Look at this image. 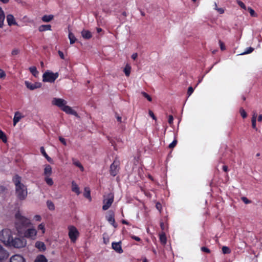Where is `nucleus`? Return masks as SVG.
Listing matches in <instances>:
<instances>
[{"label": "nucleus", "instance_id": "obj_13", "mask_svg": "<svg viewBox=\"0 0 262 262\" xmlns=\"http://www.w3.org/2000/svg\"><path fill=\"white\" fill-rule=\"evenodd\" d=\"M112 248L117 253H122L123 250L121 246V242L112 243Z\"/></svg>", "mask_w": 262, "mask_h": 262}, {"label": "nucleus", "instance_id": "obj_43", "mask_svg": "<svg viewBox=\"0 0 262 262\" xmlns=\"http://www.w3.org/2000/svg\"><path fill=\"white\" fill-rule=\"evenodd\" d=\"M219 45H220L221 49L223 51V50H225L226 49V47H225V45L224 44V43L221 40H219Z\"/></svg>", "mask_w": 262, "mask_h": 262}, {"label": "nucleus", "instance_id": "obj_29", "mask_svg": "<svg viewBox=\"0 0 262 262\" xmlns=\"http://www.w3.org/2000/svg\"><path fill=\"white\" fill-rule=\"evenodd\" d=\"M131 67L129 64H126L124 69V72L126 76H129L130 73Z\"/></svg>", "mask_w": 262, "mask_h": 262}, {"label": "nucleus", "instance_id": "obj_38", "mask_svg": "<svg viewBox=\"0 0 262 262\" xmlns=\"http://www.w3.org/2000/svg\"><path fill=\"white\" fill-rule=\"evenodd\" d=\"M240 113L243 118H245L247 117V113L243 108H241Z\"/></svg>", "mask_w": 262, "mask_h": 262}, {"label": "nucleus", "instance_id": "obj_35", "mask_svg": "<svg viewBox=\"0 0 262 262\" xmlns=\"http://www.w3.org/2000/svg\"><path fill=\"white\" fill-rule=\"evenodd\" d=\"M38 229L39 230H41L42 234H44L45 233L46 229H45V225L43 223H41L39 224L38 226Z\"/></svg>", "mask_w": 262, "mask_h": 262}, {"label": "nucleus", "instance_id": "obj_5", "mask_svg": "<svg viewBox=\"0 0 262 262\" xmlns=\"http://www.w3.org/2000/svg\"><path fill=\"white\" fill-rule=\"evenodd\" d=\"M114 202V194L112 193H110L107 195H104V199L103 200V205L102 209L103 210H107L112 205Z\"/></svg>", "mask_w": 262, "mask_h": 262}, {"label": "nucleus", "instance_id": "obj_8", "mask_svg": "<svg viewBox=\"0 0 262 262\" xmlns=\"http://www.w3.org/2000/svg\"><path fill=\"white\" fill-rule=\"evenodd\" d=\"M25 85L30 90L33 91L36 89L40 88L41 86V83L38 82H35L32 83L29 81H26L25 82Z\"/></svg>", "mask_w": 262, "mask_h": 262}, {"label": "nucleus", "instance_id": "obj_54", "mask_svg": "<svg viewBox=\"0 0 262 262\" xmlns=\"http://www.w3.org/2000/svg\"><path fill=\"white\" fill-rule=\"evenodd\" d=\"M58 54H59L60 57L61 59H64V54H63V52H61V51H58Z\"/></svg>", "mask_w": 262, "mask_h": 262}, {"label": "nucleus", "instance_id": "obj_27", "mask_svg": "<svg viewBox=\"0 0 262 262\" xmlns=\"http://www.w3.org/2000/svg\"><path fill=\"white\" fill-rule=\"evenodd\" d=\"M51 30V26L50 25H41L39 28V31H44L46 30Z\"/></svg>", "mask_w": 262, "mask_h": 262}, {"label": "nucleus", "instance_id": "obj_20", "mask_svg": "<svg viewBox=\"0 0 262 262\" xmlns=\"http://www.w3.org/2000/svg\"><path fill=\"white\" fill-rule=\"evenodd\" d=\"M68 38L70 40V44L71 45L75 43L77 40L74 34L70 30H69Z\"/></svg>", "mask_w": 262, "mask_h": 262}, {"label": "nucleus", "instance_id": "obj_31", "mask_svg": "<svg viewBox=\"0 0 262 262\" xmlns=\"http://www.w3.org/2000/svg\"><path fill=\"white\" fill-rule=\"evenodd\" d=\"M160 240L161 243L163 245H165L166 243L167 239L165 233H162L160 234Z\"/></svg>", "mask_w": 262, "mask_h": 262}, {"label": "nucleus", "instance_id": "obj_60", "mask_svg": "<svg viewBox=\"0 0 262 262\" xmlns=\"http://www.w3.org/2000/svg\"><path fill=\"white\" fill-rule=\"evenodd\" d=\"M216 9L220 14H222L224 12V10L222 8H216Z\"/></svg>", "mask_w": 262, "mask_h": 262}, {"label": "nucleus", "instance_id": "obj_52", "mask_svg": "<svg viewBox=\"0 0 262 262\" xmlns=\"http://www.w3.org/2000/svg\"><path fill=\"white\" fill-rule=\"evenodd\" d=\"M5 76H6V74L5 73V72L3 70L0 69V78H3L5 77Z\"/></svg>", "mask_w": 262, "mask_h": 262}, {"label": "nucleus", "instance_id": "obj_2", "mask_svg": "<svg viewBox=\"0 0 262 262\" xmlns=\"http://www.w3.org/2000/svg\"><path fill=\"white\" fill-rule=\"evenodd\" d=\"M16 237L12 236V233L9 229H4L0 232V241L10 247L15 248Z\"/></svg>", "mask_w": 262, "mask_h": 262}, {"label": "nucleus", "instance_id": "obj_56", "mask_svg": "<svg viewBox=\"0 0 262 262\" xmlns=\"http://www.w3.org/2000/svg\"><path fill=\"white\" fill-rule=\"evenodd\" d=\"M131 237L132 238L137 241H141V239L140 237H138V236H135V235H132L131 236Z\"/></svg>", "mask_w": 262, "mask_h": 262}, {"label": "nucleus", "instance_id": "obj_39", "mask_svg": "<svg viewBox=\"0 0 262 262\" xmlns=\"http://www.w3.org/2000/svg\"><path fill=\"white\" fill-rule=\"evenodd\" d=\"M177 140H174L169 145V147L170 148H173L174 147H175V146L177 144Z\"/></svg>", "mask_w": 262, "mask_h": 262}, {"label": "nucleus", "instance_id": "obj_42", "mask_svg": "<svg viewBox=\"0 0 262 262\" xmlns=\"http://www.w3.org/2000/svg\"><path fill=\"white\" fill-rule=\"evenodd\" d=\"M17 262H26V260L23 256L17 254Z\"/></svg>", "mask_w": 262, "mask_h": 262}, {"label": "nucleus", "instance_id": "obj_23", "mask_svg": "<svg viewBox=\"0 0 262 262\" xmlns=\"http://www.w3.org/2000/svg\"><path fill=\"white\" fill-rule=\"evenodd\" d=\"M256 117H257V114L255 112H254L252 115V126L253 128H254L255 130H257V128L256 126Z\"/></svg>", "mask_w": 262, "mask_h": 262}, {"label": "nucleus", "instance_id": "obj_32", "mask_svg": "<svg viewBox=\"0 0 262 262\" xmlns=\"http://www.w3.org/2000/svg\"><path fill=\"white\" fill-rule=\"evenodd\" d=\"M47 205L48 208L50 210H54L55 209V206L54 203L50 200H48L47 201Z\"/></svg>", "mask_w": 262, "mask_h": 262}, {"label": "nucleus", "instance_id": "obj_4", "mask_svg": "<svg viewBox=\"0 0 262 262\" xmlns=\"http://www.w3.org/2000/svg\"><path fill=\"white\" fill-rule=\"evenodd\" d=\"M59 76L58 73H53L48 70L45 72L42 75V81L46 82L52 83L58 78Z\"/></svg>", "mask_w": 262, "mask_h": 262}, {"label": "nucleus", "instance_id": "obj_59", "mask_svg": "<svg viewBox=\"0 0 262 262\" xmlns=\"http://www.w3.org/2000/svg\"><path fill=\"white\" fill-rule=\"evenodd\" d=\"M23 117L24 116L23 115H21L20 113L17 112V122H18L19 120Z\"/></svg>", "mask_w": 262, "mask_h": 262}, {"label": "nucleus", "instance_id": "obj_18", "mask_svg": "<svg viewBox=\"0 0 262 262\" xmlns=\"http://www.w3.org/2000/svg\"><path fill=\"white\" fill-rule=\"evenodd\" d=\"M35 247L40 251H45L46 250V246L45 244L40 241H37L35 243Z\"/></svg>", "mask_w": 262, "mask_h": 262}, {"label": "nucleus", "instance_id": "obj_37", "mask_svg": "<svg viewBox=\"0 0 262 262\" xmlns=\"http://www.w3.org/2000/svg\"><path fill=\"white\" fill-rule=\"evenodd\" d=\"M141 94L145 98H146L149 101H152L151 97L146 93L144 92H142Z\"/></svg>", "mask_w": 262, "mask_h": 262}, {"label": "nucleus", "instance_id": "obj_47", "mask_svg": "<svg viewBox=\"0 0 262 262\" xmlns=\"http://www.w3.org/2000/svg\"><path fill=\"white\" fill-rule=\"evenodd\" d=\"M59 140L61 142V143H62L64 145H67L66 141L63 138L60 137L59 138Z\"/></svg>", "mask_w": 262, "mask_h": 262}, {"label": "nucleus", "instance_id": "obj_6", "mask_svg": "<svg viewBox=\"0 0 262 262\" xmlns=\"http://www.w3.org/2000/svg\"><path fill=\"white\" fill-rule=\"evenodd\" d=\"M69 233L68 235L71 242L75 243L79 236V233L77 228L73 226H69L68 227Z\"/></svg>", "mask_w": 262, "mask_h": 262}, {"label": "nucleus", "instance_id": "obj_45", "mask_svg": "<svg viewBox=\"0 0 262 262\" xmlns=\"http://www.w3.org/2000/svg\"><path fill=\"white\" fill-rule=\"evenodd\" d=\"M148 114H149V115L154 119V120H156V117H155L154 113L151 111V110H149L148 111Z\"/></svg>", "mask_w": 262, "mask_h": 262}, {"label": "nucleus", "instance_id": "obj_64", "mask_svg": "<svg viewBox=\"0 0 262 262\" xmlns=\"http://www.w3.org/2000/svg\"><path fill=\"white\" fill-rule=\"evenodd\" d=\"M122 223L123 224L129 225V223L127 221H125V220H122Z\"/></svg>", "mask_w": 262, "mask_h": 262}, {"label": "nucleus", "instance_id": "obj_19", "mask_svg": "<svg viewBox=\"0 0 262 262\" xmlns=\"http://www.w3.org/2000/svg\"><path fill=\"white\" fill-rule=\"evenodd\" d=\"M73 164L75 165L76 166L78 167L81 171H84V167L81 165V164L80 163V162L75 158H72V159Z\"/></svg>", "mask_w": 262, "mask_h": 262}, {"label": "nucleus", "instance_id": "obj_46", "mask_svg": "<svg viewBox=\"0 0 262 262\" xmlns=\"http://www.w3.org/2000/svg\"><path fill=\"white\" fill-rule=\"evenodd\" d=\"M242 200L246 204H249L250 203V201H249L247 198L246 197H242Z\"/></svg>", "mask_w": 262, "mask_h": 262}, {"label": "nucleus", "instance_id": "obj_7", "mask_svg": "<svg viewBox=\"0 0 262 262\" xmlns=\"http://www.w3.org/2000/svg\"><path fill=\"white\" fill-rule=\"evenodd\" d=\"M52 104L59 107L61 110L67 104V102L61 98H54L52 100Z\"/></svg>", "mask_w": 262, "mask_h": 262}, {"label": "nucleus", "instance_id": "obj_26", "mask_svg": "<svg viewBox=\"0 0 262 262\" xmlns=\"http://www.w3.org/2000/svg\"><path fill=\"white\" fill-rule=\"evenodd\" d=\"M29 70L32 74L35 77H37L38 75V71L35 67L32 66L29 68Z\"/></svg>", "mask_w": 262, "mask_h": 262}, {"label": "nucleus", "instance_id": "obj_22", "mask_svg": "<svg viewBox=\"0 0 262 262\" xmlns=\"http://www.w3.org/2000/svg\"><path fill=\"white\" fill-rule=\"evenodd\" d=\"M34 262H48V260L43 255H39L36 257Z\"/></svg>", "mask_w": 262, "mask_h": 262}, {"label": "nucleus", "instance_id": "obj_15", "mask_svg": "<svg viewBox=\"0 0 262 262\" xmlns=\"http://www.w3.org/2000/svg\"><path fill=\"white\" fill-rule=\"evenodd\" d=\"M9 256V253L0 245V260L7 258Z\"/></svg>", "mask_w": 262, "mask_h": 262}, {"label": "nucleus", "instance_id": "obj_40", "mask_svg": "<svg viewBox=\"0 0 262 262\" xmlns=\"http://www.w3.org/2000/svg\"><path fill=\"white\" fill-rule=\"evenodd\" d=\"M237 3L238 5L242 8H243L244 9H246V7L245 5L242 2L240 1H237Z\"/></svg>", "mask_w": 262, "mask_h": 262}, {"label": "nucleus", "instance_id": "obj_34", "mask_svg": "<svg viewBox=\"0 0 262 262\" xmlns=\"http://www.w3.org/2000/svg\"><path fill=\"white\" fill-rule=\"evenodd\" d=\"M0 139H1L4 143H6L7 142V137L6 136V135L1 130H0Z\"/></svg>", "mask_w": 262, "mask_h": 262}, {"label": "nucleus", "instance_id": "obj_49", "mask_svg": "<svg viewBox=\"0 0 262 262\" xmlns=\"http://www.w3.org/2000/svg\"><path fill=\"white\" fill-rule=\"evenodd\" d=\"M41 219V217L40 215H35L34 216V220L36 221H40Z\"/></svg>", "mask_w": 262, "mask_h": 262}, {"label": "nucleus", "instance_id": "obj_17", "mask_svg": "<svg viewBox=\"0 0 262 262\" xmlns=\"http://www.w3.org/2000/svg\"><path fill=\"white\" fill-rule=\"evenodd\" d=\"M81 35L84 39H90L92 37V34L90 31L86 30H83L81 31Z\"/></svg>", "mask_w": 262, "mask_h": 262}, {"label": "nucleus", "instance_id": "obj_24", "mask_svg": "<svg viewBox=\"0 0 262 262\" xmlns=\"http://www.w3.org/2000/svg\"><path fill=\"white\" fill-rule=\"evenodd\" d=\"M5 17L4 12L0 7V28H2L3 26Z\"/></svg>", "mask_w": 262, "mask_h": 262}, {"label": "nucleus", "instance_id": "obj_41", "mask_svg": "<svg viewBox=\"0 0 262 262\" xmlns=\"http://www.w3.org/2000/svg\"><path fill=\"white\" fill-rule=\"evenodd\" d=\"M248 10L249 11L251 16H255V11L251 8H250V7L248 8Z\"/></svg>", "mask_w": 262, "mask_h": 262}, {"label": "nucleus", "instance_id": "obj_21", "mask_svg": "<svg viewBox=\"0 0 262 262\" xmlns=\"http://www.w3.org/2000/svg\"><path fill=\"white\" fill-rule=\"evenodd\" d=\"M40 151L42 155L45 157V158L48 160V162L51 163H53V160L47 154L43 147H40Z\"/></svg>", "mask_w": 262, "mask_h": 262}, {"label": "nucleus", "instance_id": "obj_36", "mask_svg": "<svg viewBox=\"0 0 262 262\" xmlns=\"http://www.w3.org/2000/svg\"><path fill=\"white\" fill-rule=\"evenodd\" d=\"M222 252L224 254H229L231 252V250L227 246L222 247Z\"/></svg>", "mask_w": 262, "mask_h": 262}, {"label": "nucleus", "instance_id": "obj_50", "mask_svg": "<svg viewBox=\"0 0 262 262\" xmlns=\"http://www.w3.org/2000/svg\"><path fill=\"white\" fill-rule=\"evenodd\" d=\"M173 118L172 115H169L168 117V123L171 124L173 123Z\"/></svg>", "mask_w": 262, "mask_h": 262}, {"label": "nucleus", "instance_id": "obj_62", "mask_svg": "<svg viewBox=\"0 0 262 262\" xmlns=\"http://www.w3.org/2000/svg\"><path fill=\"white\" fill-rule=\"evenodd\" d=\"M223 169L224 171H228V167L227 166H223Z\"/></svg>", "mask_w": 262, "mask_h": 262}, {"label": "nucleus", "instance_id": "obj_53", "mask_svg": "<svg viewBox=\"0 0 262 262\" xmlns=\"http://www.w3.org/2000/svg\"><path fill=\"white\" fill-rule=\"evenodd\" d=\"M10 262H16V255H13L10 259Z\"/></svg>", "mask_w": 262, "mask_h": 262}, {"label": "nucleus", "instance_id": "obj_33", "mask_svg": "<svg viewBox=\"0 0 262 262\" xmlns=\"http://www.w3.org/2000/svg\"><path fill=\"white\" fill-rule=\"evenodd\" d=\"M253 50H254V49L253 48L249 47V48H247L244 52L238 54V55H244L250 54V53H252L253 51Z\"/></svg>", "mask_w": 262, "mask_h": 262}, {"label": "nucleus", "instance_id": "obj_11", "mask_svg": "<svg viewBox=\"0 0 262 262\" xmlns=\"http://www.w3.org/2000/svg\"><path fill=\"white\" fill-rule=\"evenodd\" d=\"M62 111L68 114L73 115L76 117H78V114L76 111L72 109V108L67 104L62 108Z\"/></svg>", "mask_w": 262, "mask_h": 262}, {"label": "nucleus", "instance_id": "obj_28", "mask_svg": "<svg viewBox=\"0 0 262 262\" xmlns=\"http://www.w3.org/2000/svg\"><path fill=\"white\" fill-rule=\"evenodd\" d=\"M53 15H44L42 17V20L44 22H49L53 18Z\"/></svg>", "mask_w": 262, "mask_h": 262}, {"label": "nucleus", "instance_id": "obj_48", "mask_svg": "<svg viewBox=\"0 0 262 262\" xmlns=\"http://www.w3.org/2000/svg\"><path fill=\"white\" fill-rule=\"evenodd\" d=\"M201 250L202 251H203L204 252H206V253H210V250L205 247H202L201 248Z\"/></svg>", "mask_w": 262, "mask_h": 262}, {"label": "nucleus", "instance_id": "obj_1", "mask_svg": "<svg viewBox=\"0 0 262 262\" xmlns=\"http://www.w3.org/2000/svg\"><path fill=\"white\" fill-rule=\"evenodd\" d=\"M31 222L27 217L24 216L17 210V248L26 246V238L35 240L36 239L37 231L33 227H30Z\"/></svg>", "mask_w": 262, "mask_h": 262}, {"label": "nucleus", "instance_id": "obj_10", "mask_svg": "<svg viewBox=\"0 0 262 262\" xmlns=\"http://www.w3.org/2000/svg\"><path fill=\"white\" fill-rule=\"evenodd\" d=\"M118 163L116 161H114L110 166V173L113 176H115L118 171Z\"/></svg>", "mask_w": 262, "mask_h": 262}, {"label": "nucleus", "instance_id": "obj_63", "mask_svg": "<svg viewBox=\"0 0 262 262\" xmlns=\"http://www.w3.org/2000/svg\"><path fill=\"white\" fill-rule=\"evenodd\" d=\"M103 240H104V243L106 244L107 243H108V242H109L108 238H106L104 237H103Z\"/></svg>", "mask_w": 262, "mask_h": 262}, {"label": "nucleus", "instance_id": "obj_58", "mask_svg": "<svg viewBox=\"0 0 262 262\" xmlns=\"http://www.w3.org/2000/svg\"><path fill=\"white\" fill-rule=\"evenodd\" d=\"M137 57H138V54L137 53H134L132 55V58L134 60H136L137 59Z\"/></svg>", "mask_w": 262, "mask_h": 262}, {"label": "nucleus", "instance_id": "obj_61", "mask_svg": "<svg viewBox=\"0 0 262 262\" xmlns=\"http://www.w3.org/2000/svg\"><path fill=\"white\" fill-rule=\"evenodd\" d=\"M258 121L261 122L262 121V115H259L258 117Z\"/></svg>", "mask_w": 262, "mask_h": 262}, {"label": "nucleus", "instance_id": "obj_55", "mask_svg": "<svg viewBox=\"0 0 262 262\" xmlns=\"http://www.w3.org/2000/svg\"><path fill=\"white\" fill-rule=\"evenodd\" d=\"M156 208L158 210H159L160 211L162 209V206L161 204L159 203H157L156 204Z\"/></svg>", "mask_w": 262, "mask_h": 262}, {"label": "nucleus", "instance_id": "obj_3", "mask_svg": "<svg viewBox=\"0 0 262 262\" xmlns=\"http://www.w3.org/2000/svg\"><path fill=\"white\" fill-rule=\"evenodd\" d=\"M17 200L23 201L26 199L28 195V190L27 186L18 181L17 177Z\"/></svg>", "mask_w": 262, "mask_h": 262}, {"label": "nucleus", "instance_id": "obj_44", "mask_svg": "<svg viewBox=\"0 0 262 262\" xmlns=\"http://www.w3.org/2000/svg\"><path fill=\"white\" fill-rule=\"evenodd\" d=\"M193 92V89L192 87H189L187 91L188 96H190Z\"/></svg>", "mask_w": 262, "mask_h": 262}, {"label": "nucleus", "instance_id": "obj_25", "mask_svg": "<svg viewBox=\"0 0 262 262\" xmlns=\"http://www.w3.org/2000/svg\"><path fill=\"white\" fill-rule=\"evenodd\" d=\"M83 195L86 198L88 199L90 201L92 200L91 196V192L89 188L85 187L84 188V192L83 193Z\"/></svg>", "mask_w": 262, "mask_h": 262}, {"label": "nucleus", "instance_id": "obj_51", "mask_svg": "<svg viewBox=\"0 0 262 262\" xmlns=\"http://www.w3.org/2000/svg\"><path fill=\"white\" fill-rule=\"evenodd\" d=\"M6 191V188L3 186L0 185V194L3 193Z\"/></svg>", "mask_w": 262, "mask_h": 262}, {"label": "nucleus", "instance_id": "obj_14", "mask_svg": "<svg viewBox=\"0 0 262 262\" xmlns=\"http://www.w3.org/2000/svg\"><path fill=\"white\" fill-rule=\"evenodd\" d=\"M71 185L72 191L75 192L77 195H79L81 193V192L80 191V189L78 185L74 181H73L72 182Z\"/></svg>", "mask_w": 262, "mask_h": 262}, {"label": "nucleus", "instance_id": "obj_16", "mask_svg": "<svg viewBox=\"0 0 262 262\" xmlns=\"http://www.w3.org/2000/svg\"><path fill=\"white\" fill-rule=\"evenodd\" d=\"M7 21L9 26H12L16 24L14 17L11 14H8L7 16Z\"/></svg>", "mask_w": 262, "mask_h": 262}, {"label": "nucleus", "instance_id": "obj_57", "mask_svg": "<svg viewBox=\"0 0 262 262\" xmlns=\"http://www.w3.org/2000/svg\"><path fill=\"white\" fill-rule=\"evenodd\" d=\"M13 123H14V125H15L16 124V112L14 113V118H13Z\"/></svg>", "mask_w": 262, "mask_h": 262}, {"label": "nucleus", "instance_id": "obj_30", "mask_svg": "<svg viewBox=\"0 0 262 262\" xmlns=\"http://www.w3.org/2000/svg\"><path fill=\"white\" fill-rule=\"evenodd\" d=\"M50 176H46L45 177V181L46 183L49 186H52L53 185V181L52 178L50 177Z\"/></svg>", "mask_w": 262, "mask_h": 262}, {"label": "nucleus", "instance_id": "obj_9", "mask_svg": "<svg viewBox=\"0 0 262 262\" xmlns=\"http://www.w3.org/2000/svg\"><path fill=\"white\" fill-rule=\"evenodd\" d=\"M114 212L113 211H109L106 215L107 221L115 228L117 227L114 219Z\"/></svg>", "mask_w": 262, "mask_h": 262}, {"label": "nucleus", "instance_id": "obj_12", "mask_svg": "<svg viewBox=\"0 0 262 262\" xmlns=\"http://www.w3.org/2000/svg\"><path fill=\"white\" fill-rule=\"evenodd\" d=\"M52 173V167L49 164H45L43 165V175L44 177L51 176Z\"/></svg>", "mask_w": 262, "mask_h": 262}]
</instances>
